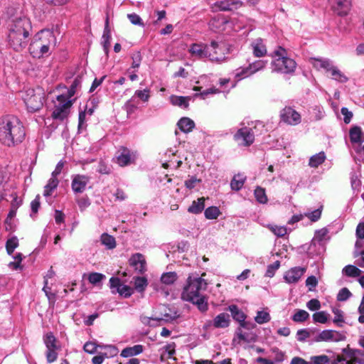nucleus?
<instances>
[{
	"instance_id": "obj_53",
	"label": "nucleus",
	"mask_w": 364,
	"mask_h": 364,
	"mask_svg": "<svg viewBox=\"0 0 364 364\" xmlns=\"http://www.w3.org/2000/svg\"><path fill=\"white\" fill-rule=\"evenodd\" d=\"M352 296L351 292L348 288H342L337 294V300L339 301H344L348 299Z\"/></svg>"
},
{
	"instance_id": "obj_20",
	"label": "nucleus",
	"mask_w": 364,
	"mask_h": 364,
	"mask_svg": "<svg viewBox=\"0 0 364 364\" xmlns=\"http://www.w3.org/2000/svg\"><path fill=\"white\" fill-rule=\"evenodd\" d=\"M253 55L255 57H263L267 54V48L262 39L257 38L251 43Z\"/></svg>"
},
{
	"instance_id": "obj_60",
	"label": "nucleus",
	"mask_w": 364,
	"mask_h": 364,
	"mask_svg": "<svg viewBox=\"0 0 364 364\" xmlns=\"http://www.w3.org/2000/svg\"><path fill=\"white\" fill-rule=\"evenodd\" d=\"M117 292L120 295L127 298L133 294V289L130 287L122 284V285L119 286V289H118Z\"/></svg>"
},
{
	"instance_id": "obj_3",
	"label": "nucleus",
	"mask_w": 364,
	"mask_h": 364,
	"mask_svg": "<svg viewBox=\"0 0 364 364\" xmlns=\"http://www.w3.org/2000/svg\"><path fill=\"white\" fill-rule=\"evenodd\" d=\"M32 29L31 23L26 16L13 20L9 28V43L16 51H21L28 45L30 32Z\"/></svg>"
},
{
	"instance_id": "obj_22",
	"label": "nucleus",
	"mask_w": 364,
	"mask_h": 364,
	"mask_svg": "<svg viewBox=\"0 0 364 364\" xmlns=\"http://www.w3.org/2000/svg\"><path fill=\"white\" fill-rule=\"evenodd\" d=\"M349 135L352 143L360 144L364 141V133L360 127H352L350 129Z\"/></svg>"
},
{
	"instance_id": "obj_48",
	"label": "nucleus",
	"mask_w": 364,
	"mask_h": 364,
	"mask_svg": "<svg viewBox=\"0 0 364 364\" xmlns=\"http://www.w3.org/2000/svg\"><path fill=\"white\" fill-rule=\"evenodd\" d=\"M267 61L258 60L249 65L250 69L254 74L257 71L262 70L267 65Z\"/></svg>"
},
{
	"instance_id": "obj_18",
	"label": "nucleus",
	"mask_w": 364,
	"mask_h": 364,
	"mask_svg": "<svg viewBox=\"0 0 364 364\" xmlns=\"http://www.w3.org/2000/svg\"><path fill=\"white\" fill-rule=\"evenodd\" d=\"M242 4V2L240 0H224L216 2L215 6L220 11H227L237 9L241 7Z\"/></svg>"
},
{
	"instance_id": "obj_44",
	"label": "nucleus",
	"mask_w": 364,
	"mask_h": 364,
	"mask_svg": "<svg viewBox=\"0 0 364 364\" xmlns=\"http://www.w3.org/2000/svg\"><path fill=\"white\" fill-rule=\"evenodd\" d=\"M18 240L16 237H13L10 239H9L6 242V252L9 255H11L14 250L18 247Z\"/></svg>"
},
{
	"instance_id": "obj_5",
	"label": "nucleus",
	"mask_w": 364,
	"mask_h": 364,
	"mask_svg": "<svg viewBox=\"0 0 364 364\" xmlns=\"http://www.w3.org/2000/svg\"><path fill=\"white\" fill-rule=\"evenodd\" d=\"M45 92L41 87L28 88L21 94V98L29 112H36L45 103Z\"/></svg>"
},
{
	"instance_id": "obj_29",
	"label": "nucleus",
	"mask_w": 364,
	"mask_h": 364,
	"mask_svg": "<svg viewBox=\"0 0 364 364\" xmlns=\"http://www.w3.org/2000/svg\"><path fill=\"white\" fill-rule=\"evenodd\" d=\"M228 309L230 311L232 318L239 323L243 322L246 318V315L236 305H230Z\"/></svg>"
},
{
	"instance_id": "obj_58",
	"label": "nucleus",
	"mask_w": 364,
	"mask_h": 364,
	"mask_svg": "<svg viewBox=\"0 0 364 364\" xmlns=\"http://www.w3.org/2000/svg\"><path fill=\"white\" fill-rule=\"evenodd\" d=\"M97 347L102 348V346H98L94 342L89 341L85 343L83 349L86 353L93 354L97 351Z\"/></svg>"
},
{
	"instance_id": "obj_54",
	"label": "nucleus",
	"mask_w": 364,
	"mask_h": 364,
	"mask_svg": "<svg viewBox=\"0 0 364 364\" xmlns=\"http://www.w3.org/2000/svg\"><path fill=\"white\" fill-rule=\"evenodd\" d=\"M279 267L280 262L279 261H276L273 264L268 265L265 276L268 277H274L275 272L279 268Z\"/></svg>"
},
{
	"instance_id": "obj_8",
	"label": "nucleus",
	"mask_w": 364,
	"mask_h": 364,
	"mask_svg": "<svg viewBox=\"0 0 364 364\" xmlns=\"http://www.w3.org/2000/svg\"><path fill=\"white\" fill-rule=\"evenodd\" d=\"M44 343L46 346V359L48 363H53L57 360L58 353L57 350H60V346L57 345V339L50 332L45 335L43 338Z\"/></svg>"
},
{
	"instance_id": "obj_39",
	"label": "nucleus",
	"mask_w": 364,
	"mask_h": 364,
	"mask_svg": "<svg viewBox=\"0 0 364 364\" xmlns=\"http://www.w3.org/2000/svg\"><path fill=\"white\" fill-rule=\"evenodd\" d=\"M343 273L348 277H357L361 274V270L354 265L348 264L343 269Z\"/></svg>"
},
{
	"instance_id": "obj_40",
	"label": "nucleus",
	"mask_w": 364,
	"mask_h": 364,
	"mask_svg": "<svg viewBox=\"0 0 364 364\" xmlns=\"http://www.w3.org/2000/svg\"><path fill=\"white\" fill-rule=\"evenodd\" d=\"M316 335V332L313 330L299 329L296 333V338L299 341H304L306 338Z\"/></svg>"
},
{
	"instance_id": "obj_36",
	"label": "nucleus",
	"mask_w": 364,
	"mask_h": 364,
	"mask_svg": "<svg viewBox=\"0 0 364 364\" xmlns=\"http://www.w3.org/2000/svg\"><path fill=\"white\" fill-rule=\"evenodd\" d=\"M168 312L166 311V309L164 310V314L161 315V317L156 318L155 320L156 321H165L166 322L172 321L177 318L179 317V315L178 314L176 311L171 310V309H168Z\"/></svg>"
},
{
	"instance_id": "obj_61",
	"label": "nucleus",
	"mask_w": 364,
	"mask_h": 364,
	"mask_svg": "<svg viewBox=\"0 0 364 364\" xmlns=\"http://www.w3.org/2000/svg\"><path fill=\"white\" fill-rule=\"evenodd\" d=\"M105 349L107 350L106 352L105 353H102V354L106 357V358H109V357H114L115 356L117 353H118V350L117 348L114 346H106L104 347Z\"/></svg>"
},
{
	"instance_id": "obj_7",
	"label": "nucleus",
	"mask_w": 364,
	"mask_h": 364,
	"mask_svg": "<svg viewBox=\"0 0 364 364\" xmlns=\"http://www.w3.org/2000/svg\"><path fill=\"white\" fill-rule=\"evenodd\" d=\"M296 67V62L289 58H278L272 62L273 71L285 74L294 73Z\"/></svg>"
},
{
	"instance_id": "obj_2",
	"label": "nucleus",
	"mask_w": 364,
	"mask_h": 364,
	"mask_svg": "<svg viewBox=\"0 0 364 364\" xmlns=\"http://www.w3.org/2000/svg\"><path fill=\"white\" fill-rule=\"evenodd\" d=\"M26 131L21 120L14 115L0 118V142L9 147L21 144L25 139Z\"/></svg>"
},
{
	"instance_id": "obj_51",
	"label": "nucleus",
	"mask_w": 364,
	"mask_h": 364,
	"mask_svg": "<svg viewBox=\"0 0 364 364\" xmlns=\"http://www.w3.org/2000/svg\"><path fill=\"white\" fill-rule=\"evenodd\" d=\"M127 18L133 25L139 26H141V27L144 26V23L142 19L138 14H136L135 13L128 14Z\"/></svg>"
},
{
	"instance_id": "obj_27",
	"label": "nucleus",
	"mask_w": 364,
	"mask_h": 364,
	"mask_svg": "<svg viewBox=\"0 0 364 364\" xmlns=\"http://www.w3.org/2000/svg\"><path fill=\"white\" fill-rule=\"evenodd\" d=\"M205 208V198L201 197L197 200H193L191 205L188 208V211L193 214H199Z\"/></svg>"
},
{
	"instance_id": "obj_46",
	"label": "nucleus",
	"mask_w": 364,
	"mask_h": 364,
	"mask_svg": "<svg viewBox=\"0 0 364 364\" xmlns=\"http://www.w3.org/2000/svg\"><path fill=\"white\" fill-rule=\"evenodd\" d=\"M329 314L325 311H318L313 314V319L315 322L326 323L328 319Z\"/></svg>"
},
{
	"instance_id": "obj_31",
	"label": "nucleus",
	"mask_w": 364,
	"mask_h": 364,
	"mask_svg": "<svg viewBox=\"0 0 364 364\" xmlns=\"http://www.w3.org/2000/svg\"><path fill=\"white\" fill-rule=\"evenodd\" d=\"M326 160V154L323 151H321L316 154L313 155L309 161V166L312 168H317L319 165L322 164Z\"/></svg>"
},
{
	"instance_id": "obj_10",
	"label": "nucleus",
	"mask_w": 364,
	"mask_h": 364,
	"mask_svg": "<svg viewBox=\"0 0 364 364\" xmlns=\"http://www.w3.org/2000/svg\"><path fill=\"white\" fill-rule=\"evenodd\" d=\"M234 139L237 141L240 145L249 146L252 144L255 141V134L250 128L245 127L237 130L234 135Z\"/></svg>"
},
{
	"instance_id": "obj_16",
	"label": "nucleus",
	"mask_w": 364,
	"mask_h": 364,
	"mask_svg": "<svg viewBox=\"0 0 364 364\" xmlns=\"http://www.w3.org/2000/svg\"><path fill=\"white\" fill-rule=\"evenodd\" d=\"M305 271V268L294 267L286 272L284 278L287 283L294 284L299 282Z\"/></svg>"
},
{
	"instance_id": "obj_43",
	"label": "nucleus",
	"mask_w": 364,
	"mask_h": 364,
	"mask_svg": "<svg viewBox=\"0 0 364 364\" xmlns=\"http://www.w3.org/2000/svg\"><path fill=\"white\" fill-rule=\"evenodd\" d=\"M204 214L207 219L213 220L216 219L219 216L220 211L218 208L215 206H210L205 210Z\"/></svg>"
},
{
	"instance_id": "obj_38",
	"label": "nucleus",
	"mask_w": 364,
	"mask_h": 364,
	"mask_svg": "<svg viewBox=\"0 0 364 364\" xmlns=\"http://www.w3.org/2000/svg\"><path fill=\"white\" fill-rule=\"evenodd\" d=\"M309 318V314L302 309H296L291 318L294 322L301 323L306 321Z\"/></svg>"
},
{
	"instance_id": "obj_63",
	"label": "nucleus",
	"mask_w": 364,
	"mask_h": 364,
	"mask_svg": "<svg viewBox=\"0 0 364 364\" xmlns=\"http://www.w3.org/2000/svg\"><path fill=\"white\" fill-rule=\"evenodd\" d=\"M40 196L37 195L33 200L31 203V208L32 213L31 214V216H32L33 214H36L38 211V209L40 208Z\"/></svg>"
},
{
	"instance_id": "obj_11",
	"label": "nucleus",
	"mask_w": 364,
	"mask_h": 364,
	"mask_svg": "<svg viewBox=\"0 0 364 364\" xmlns=\"http://www.w3.org/2000/svg\"><path fill=\"white\" fill-rule=\"evenodd\" d=\"M119 155L117 157V163L121 166H128L135 163L137 159V152L122 146L119 150Z\"/></svg>"
},
{
	"instance_id": "obj_34",
	"label": "nucleus",
	"mask_w": 364,
	"mask_h": 364,
	"mask_svg": "<svg viewBox=\"0 0 364 364\" xmlns=\"http://www.w3.org/2000/svg\"><path fill=\"white\" fill-rule=\"evenodd\" d=\"M58 183L57 178L52 176L44 187L43 196L46 197L50 196L52 192L57 188Z\"/></svg>"
},
{
	"instance_id": "obj_37",
	"label": "nucleus",
	"mask_w": 364,
	"mask_h": 364,
	"mask_svg": "<svg viewBox=\"0 0 364 364\" xmlns=\"http://www.w3.org/2000/svg\"><path fill=\"white\" fill-rule=\"evenodd\" d=\"M101 242L109 250L114 249L116 247L115 238L108 234L104 233L102 235Z\"/></svg>"
},
{
	"instance_id": "obj_57",
	"label": "nucleus",
	"mask_w": 364,
	"mask_h": 364,
	"mask_svg": "<svg viewBox=\"0 0 364 364\" xmlns=\"http://www.w3.org/2000/svg\"><path fill=\"white\" fill-rule=\"evenodd\" d=\"M269 229L277 237H283L287 232V230L284 226H270Z\"/></svg>"
},
{
	"instance_id": "obj_62",
	"label": "nucleus",
	"mask_w": 364,
	"mask_h": 364,
	"mask_svg": "<svg viewBox=\"0 0 364 364\" xmlns=\"http://www.w3.org/2000/svg\"><path fill=\"white\" fill-rule=\"evenodd\" d=\"M312 364H328L329 359L327 355H322L311 358Z\"/></svg>"
},
{
	"instance_id": "obj_50",
	"label": "nucleus",
	"mask_w": 364,
	"mask_h": 364,
	"mask_svg": "<svg viewBox=\"0 0 364 364\" xmlns=\"http://www.w3.org/2000/svg\"><path fill=\"white\" fill-rule=\"evenodd\" d=\"M333 313L335 315L333 321V323H336L338 326H342L343 323H344L343 311L338 309H333Z\"/></svg>"
},
{
	"instance_id": "obj_25",
	"label": "nucleus",
	"mask_w": 364,
	"mask_h": 364,
	"mask_svg": "<svg viewBox=\"0 0 364 364\" xmlns=\"http://www.w3.org/2000/svg\"><path fill=\"white\" fill-rule=\"evenodd\" d=\"M102 38V45H103L104 50L106 53H107L109 50V48L110 46V38H111L110 29L109 27L108 16H107V17H106L105 26Z\"/></svg>"
},
{
	"instance_id": "obj_1",
	"label": "nucleus",
	"mask_w": 364,
	"mask_h": 364,
	"mask_svg": "<svg viewBox=\"0 0 364 364\" xmlns=\"http://www.w3.org/2000/svg\"><path fill=\"white\" fill-rule=\"evenodd\" d=\"M207 287L208 284L205 279L198 275L191 274L183 287L181 298L184 301L196 305L201 312H205L208 309V297L203 294Z\"/></svg>"
},
{
	"instance_id": "obj_26",
	"label": "nucleus",
	"mask_w": 364,
	"mask_h": 364,
	"mask_svg": "<svg viewBox=\"0 0 364 364\" xmlns=\"http://www.w3.org/2000/svg\"><path fill=\"white\" fill-rule=\"evenodd\" d=\"M178 128L185 133L191 132L195 127V122L188 117H182L177 123Z\"/></svg>"
},
{
	"instance_id": "obj_14",
	"label": "nucleus",
	"mask_w": 364,
	"mask_h": 364,
	"mask_svg": "<svg viewBox=\"0 0 364 364\" xmlns=\"http://www.w3.org/2000/svg\"><path fill=\"white\" fill-rule=\"evenodd\" d=\"M90 178L85 175H75L72 181V189L75 193H81L86 189Z\"/></svg>"
},
{
	"instance_id": "obj_41",
	"label": "nucleus",
	"mask_w": 364,
	"mask_h": 364,
	"mask_svg": "<svg viewBox=\"0 0 364 364\" xmlns=\"http://www.w3.org/2000/svg\"><path fill=\"white\" fill-rule=\"evenodd\" d=\"M148 285L145 277H137L134 278V288L139 292H143Z\"/></svg>"
},
{
	"instance_id": "obj_24",
	"label": "nucleus",
	"mask_w": 364,
	"mask_h": 364,
	"mask_svg": "<svg viewBox=\"0 0 364 364\" xmlns=\"http://www.w3.org/2000/svg\"><path fill=\"white\" fill-rule=\"evenodd\" d=\"M313 65L317 68L324 69L326 72L330 73L332 68H333V65L332 62L329 59L326 58H313Z\"/></svg>"
},
{
	"instance_id": "obj_47",
	"label": "nucleus",
	"mask_w": 364,
	"mask_h": 364,
	"mask_svg": "<svg viewBox=\"0 0 364 364\" xmlns=\"http://www.w3.org/2000/svg\"><path fill=\"white\" fill-rule=\"evenodd\" d=\"M104 279H105V275L98 272L90 273L88 276L89 282L93 285L98 284Z\"/></svg>"
},
{
	"instance_id": "obj_23",
	"label": "nucleus",
	"mask_w": 364,
	"mask_h": 364,
	"mask_svg": "<svg viewBox=\"0 0 364 364\" xmlns=\"http://www.w3.org/2000/svg\"><path fill=\"white\" fill-rule=\"evenodd\" d=\"M143 350L144 346L142 345L138 344L132 347H127L124 348L122 350L120 355L123 358L132 357L141 353Z\"/></svg>"
},
{
	"instance_id": "obj_17",
	"label": "nucleus",
	"mask_w": 364,
	"mask_h": 364,
	"mask_svg": "<svg viewBox=\"0 0 364 364\" xmlns=\"http://www.w3.org/2000/svg\"><path fill=\"white\" fill-rule=\"evenodd\" d=\"M208 48H212L208 50L211 55L213 54L215 58L217 59H213L212 57H208V58L212 62L221 63L225 60V53L223 51V49L219 46V44L215 41H212L210 44L208 45Z\"/></svg>"
},
{
	"instance_id": "obj_33",
	"label": "nucleus",
	"mask_w": 364,
	"mask_h": 364,
	"mask_svg": "<svg viewBox=\"0 0 364 364\" xmlns=\"http://www.w3.org/2000/svg\"><path fill=\"white\" fill-rule=\"evenodd\" d=\"M330 73L331 78L339 82L344 83L348 80V77L335 65L331 70Z\"/></svg>"
},
{
	"instance_id": "obj_32",
	"label": "nucleus",
	"mask_w": 364,
	"mask_h": 364,
	"mask_svg": "<svg viewBox=\"0 0 364 364\" xmlns=\"http://www.w3.org/2000/svg\"><path fill=\"white\" fill-rule=\"evenodd\" d=\"M191 97L171 96V102L172 105L180 107L188 108Z\"/></svg>"
},
{
	"instance_id": "obj_21",
	"label": "nucleus",
	"mask_w": 364,
	"mask_h": 364,
	"mask_svg": "<svg viewBox=\"0 0 364 364\" xmlns=\"http://www.w3.org/2000/svg\"><path fill=\"white\" fill-rule=\"evenodd\" d=\"M230 316L226 313H221L218 314L212 321L213 326L216 328H224L229 326Z\"/></svg>"
},
{
	"instance_id": "obj_49",
	"label": "nucleus",
	"mask_w": 364,
	"mask_h": 364,
	"mask_svg": "<svg viewBox=\"0 0 364 364\" xmlns=\"http://www.w3.org/2000/svg\"><path fill=\"white\" fill-rule=\"evenodd\" d=\"M123 107L126 111L127 116H130L136 111L137 105L134 102V99L131 98L126 102Z\"/></svg>"
},
{
	"instance_id": "obj_15",
	"label": "nucleus",
	"mask_w": 364,
	"mask_h": 364,
	"mask_svg": "<svg viewBox=\"0 0 364 364\" xmlns=\"http://www.w3.org/2000/svg\"><path fill=\"white\" fill-rule=\"evenodd\" d=\"M212 48H208V45H200V44H196L194 43L191 46L190 48L191 53L196 56L199 58H208V57H212V58L217 59V58H215L213 54L211 55L210 53L209 50Z\"/></svg>"
},
{
	"instance_id": "obj_12",
	"label": "nucleus",
	"mask_w": 364,
	"mask_h": 364,
	"mask_svg": "<svg viewBox=\"0 0 364 364\" xmlns=\"http://www.w3.org/2000/svg\"><path fill=\"white\" fill-rule=\"evenodd\" d=\"M129 263L136 272L143 274L146 271V262L144 256L141 253H135L131 256Z\"/></svg>"
},
{
	"instance_id": "obj_4",
	"label": "nucleus",
	"mask_w": 364,
	"mask_h": 364,
	"mask_svg": "<svg viewBox=\"0 0 364 364\" xmlns=\"http://www.w3.org/2000/svg\"><path fill=\"white\" fill-rule=\"evenodd\" d=\"M56 44V38L53 31L43 29L33 37L29 46V51L33 58H40L48 55L50 48Z\"/></svg>"
},
{
	"instance_id": "obj_28",
	"label": "nucleus",
	"mask_w": 364,
	"mask_h": 364,
	"mask_svg": "<svg viewBox=\"0 0 364 364\" xmlns=\"http://www.w3.org/2000/svg\"><path fill=\"white\" fill-rule=\"evenodd\" d=\"M255 326V323L250 322V321H245V320L243 322H241L240 323V327L237 328V331H236V334H237L238 338L240 340H242L244 341H247L248 338H247L246 333L242 332V328H246L247 330H250V329L254 328Z\"/></svg>"
},
{
	"instance_id": "obj_13",
	"label": "nucleus",
	"mask_w": 364,
	"mask_h": 364,
	"mask_svg": "<svg viewBox=\"0 0 364 364\" xmlns=\"http://www.w3.org/2000/svg\"><path fill=\"white\" fill-rule=\"evenodd\" d=\"M341 334L333 330H323L316 333L312 338L314 342L338 341L341 339Z\"/></svg>"
},
{
	"instance_id": "obj_42",
	"label": "nucleus",
	"mask_w": 364,
	"mask_h": 364,
	"mask_svg": "<svg viewBox=\"0 0 364 364\" xmlns=\"http://www.w3.org/2000/svg\"><path fill=\"white\" fill-rule=\"evenodd\" d=\"M270 319L271 316L269 314L264 311H258L256 316L255 317V322L259 324L267 323L270 321Z\"/></svg>"
},
{
	"instance_id": "obj_56",
	"label": "nucleus",
	"mask_w": 364,
	"mask_h": 364,
	"mask_svg": "<svg viewBox=\"0 0 364 364\" xmlns=\"http://www.w3.org/2000/svg\"><path fill=\"white\" fill-rule=\"evenodd\" d=\"M321 211H322V206H321L319 208L311 211L310 213H307L305 214V215L311 220L312 222H316L318 220L321 215Z\"/></svg>"
},
{
	"instance_id": "obj_35",
	"label": "nucleus",
	"mask_w": 364,
	"mask_h": 364,
	"mask_svg": "<svg viewBox=\"0 0 364 364\" xmlns=\"http://www.w3.org/2000/svg\"><path fill=\"white\" fill-rule=\"evenodd\" d=\"M178 279V275L175 272L164 273L161 277V281L166 285L173 284Z\"/></svg>"
},
{
	"instance_id": "obj_55",
	"label": "nucleus",
	"mask_w": 364,
	"mask_h": 364,
	"mask_svg": "<svg viewBox=\"0 0 364 364\" xmlns=\"http://www.w3.org/2000/svg\"><path fill=\"white\" fill-rule=\"evenodd\" d=\"M134 95L138 97L143 102H148L150 97V90L147 88L143 90H137L135 91Z\"/></svg>"
},
{
	"instance_id": "obj_45",
	"label": "nucleus",
	"mask_w": 364,
	"mask_h": 364,
	"mask_svg": "<svg viewBox=\"0 0 364 364\" xmlns=\"http://www.w3.org/2000/svg\"><path fill=\"white\" fill-rule=\"evenodd\" d=\"M255 196L256 200L260 203H266L267 202V197L265 193L264 188L261 187H257L255 190Z\"/></svg>"
},
{
	"instance_id": "obj_19",
	"label": "nucleus",
	"mask_w": 364,
	"mask_h": 364,
	"mask_svg": "<svg viewBox=\"0 0 364 364\" xmlns=\"http://www.w3.org/2000/svg\"><path fill=\"white\" fill-rule=\"evenodd\" d=\"M333 9L339 16H346L350 9V0H334Z\"/></svg>"
},
{
	"instance_id": "obj_9",
	"label": "nucleus",
	"mask_w": 364,
	"mask_h": 364,
	"mask_svg": "<svg viewBox=\"0 0 364 364\" xmlns=\"http://www.w3.org/2000/svg\"><path fill=\"white\" fill-rule=\"evenodd\" d=\"M281 122L289 124L295 126L301 122V115L295 109L291 107H285L280 111Z\"/></svg>"
},
{
	"instance_id": "obj_30",
	"label": "nucleus",
	"mask_w": 364,
	"mask_h": 364,
	"mask_svg": "<svg viewBox=\"0 0 364 364\" xmlns=\"http://www.w3.org/2000/svg\"><path fill=\"white\" fill-rule=\"evenodd\" d=\"M246 177L242 174L235 175L230 182L231 189L233 191H240L244 186Z\"/></svg>"
},
{
	"instance_id": "obj_59",
	"label": "nucleus",
	"mask_w": 364,
	"mask_h": 364,
	"mask_svg": "<svg viewBox=\"0 0 364 364\" xmlns=\"http://www.w3.org/2000/svg\"><path fill=\"white\" fill-rule=\"evenodd\" d=\"M131 58L132 59V68H138L142 60L141 53L139 51L134 52Z\"/></svg>"
},
{
	"instance_id": "obj_52",
	"label": "nucleus",
	"mask_w": 364,
	"mask_h": 364,
	"mask_svg": "<svg viewBox=\"0 0 364 364\" xmlns=\"http://www.w3.org/2000/svg\"><path fill=\"white\" fill-rule=\"evenodd\" d=\"M253 73H252V70L250 69V66L248 65L246 68H242L237 70V72L235 73V77L238 80L242 79L244 77H248Z\"/></svg>"
},
{
	"instance_id": "obj_64",
	"label": "nucleus",
	"mask_w": 364,
	"mask_h": 364,
	"mask_svg": "<svg viewBox=\"0 0 364 364\" xmlns=\"http://www.w3.org/2000/svg\"><path fill=\"white\" fill-rule=\"evenodd\" d=\"M306 306L311 311H316L321 308V304L318 299H312L307 302Z\"/></svg>"
},
{
	"instance_id": "obj_6",
	"label": "nucleus",
	"mask_w": 364,
	"mask_h": 364,
	"mask_svg": "<svg viewBox=\"0 0 364 364\" xmlns=\"http://www.w3.org/2000/svg\"><path fill=\"white\" fill-rule=\"evenodd\" d=\"M73 100H69L65 95H58L52 102L53 104L52 117L60 121L68 117Z\"/></svg>"
}]
</instances>
